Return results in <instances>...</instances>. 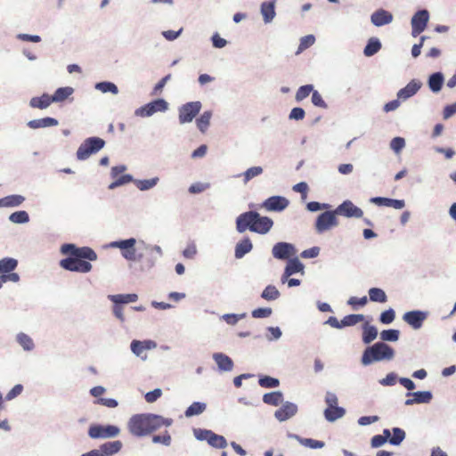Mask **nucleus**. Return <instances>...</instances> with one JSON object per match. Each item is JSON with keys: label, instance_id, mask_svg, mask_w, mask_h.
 Segmentation results:
<instances>
[{"label": "nucleus", "instance_id": "a878e982", "mask_svg": "<svg viewBox=\"0 0 456 456\" xmlns=\"http://www.w3.org/2000/svg\"><path fill=\"white\" fill-rule=\"evenodd\" d=\"M25 198L21 195H9L0 199V208H13L23 203Z\"/></svg>", "mask_w": 456, "mask_h": 456}, {"label": "nucleus", "instance_id": "423d86ee", "mask_svg": "<svg viewBox=\"0 0 456 456\" xmlns=\"http://www.w3.org/2000/svg\"><path fill=\"white\" fill-rule=\"evenodd\" d=\"M337 213L333 211H325L322 213L316 219L315 229L318 233H322L325 231L331 229L332 227L338 225V220L337 218Z\"/></svg>", "mask_w": 456, "mask_h": 456}, {"label": "nucleus", "instance_id": "a19ab883", "mask_svg": "<svg viewBox=\"0 0 456 456\" xmlns=\"http://www.w3.org/2000/svg\"><path fill=\"white\" fill-rule=\"evenodd\" d=\"M280 291L273 285H268L263 290L261 297L267 301L275 300L280 297Z\"/></svg>", "mask_w": 456, "mask_h": 456}, {"label": "nucleus", "instance_id": "f8f14e48", "mask_svg": "<svg viewBox=\"0 0 456 456\" xmlns=\"http://www.w3.org/2000/svg\"><path fill=\"white\" fill-rule=\"evenodd\" d=\"M272 253L277 259H290L296 255V249L290 243L278 242L273 247Z\"/></svg>", "mask_w": 456, "mask_h": 456}, {"label": "nucleus", "instance_id": "864d4df0", "mask_svg": "<svg viewBox=\"0 0 456 456\" xmlns=\"http://www.w3.org/2000/svg\"><path fill=\"white\" fill-rule=\"evenodd\" d=\"M258 383L262 387L266 388L277 387L280 385L279 379L269 376H265L259 379Z\"/></svg>", "mask_w": 456, "mask_h": 456}, {"label": "nucleus", "instance_id": "c9c22d12", "mask_svg": "<svg viewBox=\"0 0 456 456\" xmlns=\"http://www.w3.org/2000/svg\"><path fill=\"white\" fill-rule=\"evenodd\" d=\"M370 300L372 302L385 303L387 297L385 291L379 288H371L369 290Z\"/></svg>", "mask_w": 456, "mask_h": 456}, {"label": "nucleus", "instance_id": "603ef678", "mask_svg": "<svg viewBox=\"0 0 456 456\" xmlns=\"http://www.w3.org/2000/svg\"><path fill=\"white\" fill-rule=\"evenodd\" d=\"M95 87L102 93L110 92L113 94H117L118 93L117 86L111 82H101L96 84Z\"/></svg>", "mask_w": 456, "mask_h": 456}, {"label": "nucleus", "instance_id": "aec40b11", "mask_svg": "<svg viewBox=\"0 0 456 456\" xmlns=\"http://www.w3.org/2000/svg\"><path fill=\"white\" fill-rule=\"evenodd\" d=\"M408 396H412L405 401L406 405H412L413 403H427L432 399V394L428 391H419L414 393H408Z\"/></svg>", "mask_w": 456, "mask_h": 456}, {"label": "nucleus", "instance_id": "4be33fe9", "mask_svg": "<svg viewBox=\"0 0 456 456\" xmlns=\"http://www.w3.org/2000/svg\"><path fill=\"white\" fill-rule=\"evenodd\" d=\"M261 14L263 15L264 21L270 23L275 17V1L273 0L262 3Z\"/></svg>", "mask_w": 456, "mask_h": 456}, {"label": "nucleus", "instance_id": "cd10ccee", "mask_svg": "<svg viewBox=\"0 0 456 456\" xmlns=\"http://www.w3.org/2000/svg\"><path fill=\"white\" fill-rule=\"evenodd\" d=\"M444 84V76L440 72L432 74L428 79V86L434 93H437L441 90Z\"/></svg>", "mask_w": 456, "mask_h": 456}, {"label": "nucleus", "instance_id": "58836bf2", "mask_svg": "<svg viewBox=\"0 0 456 456\" xmlns=\"http://www.w3.org/2000/svg\"><path fill=\"white\" fill-rule=\"evenodd\" d=\"M17 260L13 258H4L0 260V273L6 274L13 271L17 266Z\"/></svg>", "mask_w": 456, "mask_h": 456}, {"label": "nucleus", "instance_id": "e433bc0d", "mask_svg": "<svg viewBox=\"0 0 456 456\" xmlns=\"http://www.w3.org/2000/svg\"><path fill=\"white\" fill-rule=\"evenodd\" d=\"M206 410V404L204 403L194 402L185 411L184 414L186 417H192L202 413Z\"/></svg>", "mask_w": 456, "mask_h": 456}, {"label": "nucleus", "instance_id": "2eb2a0df", "mask_svg": "<svg viewBox=\"0 0 456 456\" xmlns=\"http://www.w3.org/2000/svg\"><path fill=\"white\" fill-rule=\"evenodd\" d=\"M427 318V314L421 311H410L403 314V321L413 329H419Z\"/></svg>", "mask_w": 456, "mask_h": 456}, {"label": "nucleus", "instance_id": "09e8293b", "mask_svg": "<svg viewBox=\"0 0 456 456\" xmlns=\"http://www.w3.org/2000/svg\"><path fill=\"white\" fill-rule=\"evenodd\" d=\"M404 438L405 432L399 428H394L393 436L389 438V443L394 445H398L403 442Z\"/></svg>", "mask_w": 456, "mask_h": 456}, {"label": "nucleus", "instance_id": "e2e57ef3", "mask_svg": "<svg viewBox=\"0 0 456 456\" xmlns=\"http://www.w3.org/2000/svg\"><path fill=\"white\" fill-rule=\"evenodd\" d=\"M312 102L314 105H315L317 107H320L322 109L327 108L326 102H324V100L322 99V95L319 94L318 91L314 90V92L312 94Z\"/></svg>", "mask_w": 456, "mask_h": 456}, {"label": "nucleus", "instance_id": "9b49d317", "mask_svg": "<svg viewBox=\"0 0 456 456\" xmlns=\"http://www.w3.org/2000/svg\"><path fill=\"white\" fill-rule=\"evenodd\" d=\"M335 213H337L338 216H343L348 218H360L363 215V211L350 200H345L343 203H341L335 209Z\"/></svg>", "mask_w": 456, "mask_h": 456}, {"label": "nucleus", "instance_id": "4468645a", "mask_svg": "<svg viewBox=\"0 0 456 456\" xmlns=\"http://www.w3.org/2000/svg\"><path fill=\"white\" fill-rule=\"evenodd\" d=\"M125 169L126 167L124 166H116L111 168V176L116 180L109 185V189H115L132 181V176L130 175H122L118 177Z\"/></svg>", "mask_w": 456, "mask_h": 456}, {"label": "nucleus", "instance_id": "a211bd4d", "mask_svg": "<svg viewBox=\"0 0 456 456\" xmlns=\"http://www.w3.org/2000/svg\"><path fill=\"white\" fill-rule=\"evenodd\" d=\"M370 201L378 206L389 207L395 209H402L405 206V202L403 200H394L385 197H375L372 198Z\"/></svg>", "mask_w": 456, "mask_h": 456}, {"label": "nucleus", "instance_id": "13d9d810", "mask_svg": "<svg viewBox=\"0 0 456 456\" xmlns=\"http://www.w3.org/2000/svg\"><path fill=\"white\" fill-rule=\"evenodd\" d=\"M405 146V141L402 137H395L390 142L391 149L395 152L399 153Z\"/></svg>", "mask_w": 456, "mask_h": 456}, {"label": "nucleus", "instance_id": "dca6fc26", "mask_svg": "<svg viewBox=\"0 0 456 456\" xmlns=\"http://www.w3.org/2000/svg\"><path fill=\"white\" fill-rule=\"evenodd\" d=\"M370 20L373 25L381 27L391 23L393 20V15L388 11L379 9L371 14Z\"/></svg>", "mask_w": 456, "mask_h": 456}, {"label": "nucleus", "instance_id": "7ed1b4c3", "mask_svg": "<svg viewBox=\"0 0 456 456\" xmlns=\"http://www.w3.org/2000/svg\"><path fill=\"white\" fill-rule=\"evenodd\" d=\"M273 225V221L270 217L261 216L255 211L242 213L236 219V229L240 233L248 229L253 232L265 234Z\"/></svg>", "mask_w": 456, "mask_h": 456}, {"label": "nucleus", "instance_id": "ddd939ff", "mask_svg": "<svg viewBox=\"0 0 456 456\" xmlns=\"http://www.w3.org/2000/svg\"><path fill=\"white\" fill-rule=\"evenodd\" d=\"M289 201L285 197L272 196L263 202L262 207L267 211L280 212L284 210L289 206Z\"/></svg>", "mask_w": 456, "mask_h": 456}, {"label": "nucleus", "instance_id": "f704fd0d", "mask_svg": "<svg viewBox=\"0 0 456 456\" xmlns=\"http://www.w3.org/2000/svg\"><path fill=\"white\" fill-rule=\"evenodd\" d=\"M110 298L115 304H127L135 302L138 297L136 294H118L110 296Z\"/></svg>", "mask_w": 456, "mask_h": 456}, {"label": "nucleus", "instance_id": "bb28decb", "mask_svg": "<svg viewBox=\"0 0 456 456\" xmlns=\"http://www.w3.org/2000/svg\"><path fill=\"white\" fill-rule=\"evenodd\" d=\"M252 248L253 246L249 238L241 240L235 247V257H243L247 253L251 251Z\"/></svg>", "mask_w": 456, "mask_h": 456}, {"label": "nucleus", "instance_id": "f03ea898", "mask_svg": "<svg viewBox=\"0 0 456 456\" xmlns=\"http://www.w3.org/2000/svg\"><path fill=\"white\" fill-rule=\"evenodd\" d=\"M173 423L171 419H165L156 414H136L128 422V429L135 436H146L161 427H169Z\"/></svg>", "mask_w": 456, "mask_h": 456}, {"label": "nucleus", "instance_id": "b1692460", "mask_svg": "<svg viewBox=\"0 0 456 456\" xmlns=\"http://www.w3.org/2000/svg\"><path fill=\"white\" fill-rule=\"evenodd\" d=\"M52 95H49L47 94H44L39 97H33L31 98L29 102V105L32 108L35 109H40L44 110L46 109L51 105V103L53 102V100H52Z\"/></svg>", "mask_w": 456, "mask_h": 456}, {"label": "nucleus", "instance_id": "c03bdc74", "mask_svg": "<svg viewBox=\"0 0 456 456\" xmlns=\"http://www.w3.org/2000/svg\"><path fill=\"white\" fill-rule=\"evenodd\" d=\"M315 42V37L313 35H307L300 39V43L297 48V51L296 52L297 54L302 53L305 49L312 46Z\"/></svg>", "mask_w": 456, "mask_h": 456}, {"label": "nucleus", "instance_id": "c85d7f7f", "mask_svg": "<svg viewBox=\"0 0 456 456\" xmlns=\"http://www.w3.org/2000/svg\"><path fill=\"white\" fill-rule=\"evenodd\" d=\"M378 336V330L375 326L369 325L368 322H366L363 325V332H362V341L364 344H370L374 339H376Z\"/></svg>", "mask_w": 456, "mask_h": 456}, {"label": "nucleus", "instance_id": "4d7b16f0", "mask_svg": "<svg viewBox=\"0 0 456 456\" xmlns=\"http://www.w3.org/2000/svg\"><path fill=\"white\" fill-rule=\"evenodd\" d=\"M158 182V178H151V179H146V180H139L136 182V186L141 191H145L152 188L156 185Z\"/></svg>", "mask_w": 456, "mask_h": 456}, {"label": "nucleus", "instance_id": "412c9836", "mask_svg": "<svg viewBox=\"0 0 456 456\" xmlns=\"http://www.w3.org/2000/svg\"><path fill=\"white\" fill-rule=\"evenodd\" d=\"M421 83L417 80H411L407 86L397 93L398 99L406 100L414 95L420 88Z\"/></svg>", "mask_w": 456, "mask_h": 456}, {"label": "nucleus", "instance_id": "680f3d73", "mask_svg": "<svg viewBox=\"0 0 456 456\" xmlns=\"http://www.w3.org/2000/svg\"><path fill=\"white\" fill-rule=\"evenodd\" d=\"M152 442L155 444H162L164 445H169L171 444V436L167 431H166L163 435L154 436L152 437Z\"/></svg>", "mask_w": 456, "mask_h": 456}, {"label": "nucleus", "instance_id": "393cba45", "mask_svg": "<svg viewBox=\"0 0 456 456\" xmlns=\"http://www.w3.org/2000/svg\"><path fill=\"white\" fill-rule=\"evenodd\" d=\"M58 125V120L53 118H43L39 119H33L28 123V126L32 129L42 127L55 126Z\"/></svg>", "mask_w": 456, "mask_h": 456}, {"label": "nucleus", "instance_id": "5fc2aeb1", "mask_svg": "<svg viewBox=\"0 0 456 456\" xmlns=\"http://www.w3.org/2000/svg\"><path fill=\"white\" fill-rule=\"evenodd\" d=\"M380 338L384 341H397L399 338V330H386L380 333Z\"/></svg>", "mask_w": 456, "mask_h": 456}, {"label": "nucleus", "instance_id": "6e6552de", "mask_svg": "<svg viewBox=\"0 0 456 456\" xmlns=\"http://www.w3.org/2000/svg\"><path fill=\"white\" fill-rule=\"evenodd\" d=\"M119 433L118 428L112 425L102 426L92 425L89 428L88 435L91 438H109L118 436Z\"/></svg>", "mask_w": 456, "mask_h": 456}, {"label": "nucleus", "instance_id": "8fccbe9b", "mask_svg": "<svg viewBox=\"0 0 456 456\" xmlns=\"http://www.w3.org/2000/svg\"><path fill=\"white\" fill-rule=\"evenodd\" d=\"M297 440L299 443L306 447L312 448V449H320L324 446V443L322 441L314 440L312 438H300L297 437Z\"/></svg>", "mask_w": 456, "mask_h": 456}, {"label": "nucleus", "instance_id": "052dcab7", "mask_svg": "<svg viewBox=\"0 0 456 456\" xmlns=\"http://www.w3.org/2000/svg\"><path fill=\"white\" fill-rule=\"evenodd\" d=\"M273 311L270 307L256 308L252 311V317L254 318H267L272 314Z\"/></svg>", "mask_w": 456, "mask_h": 456}, {"label": "nucleus", "instance_id": "6ab92c4d", "mask_svg": "<svg viewBox=\"0 0 456 456\" xmlns=\"http://www.w3.org/2000/svg\"><path fill=\"white\" fill-rule=\"evenodd\" d=\"M297 411L294 403H287L275 411V417L280 421H285L296 414Z\"/></svg>", "mask_w": 456, "mask_h": 456}, {"label": "nucleus", "instance_id": "20e7f679", "mask_svg": "<svg viewBox=\"0 0 456 456\" xmlns=\"http://www.w3.org/2000/svg\"><path fill=\"white\" fill-rule=\"evenodd\" d=\"M394 356L395 350L390 346L384 342H377L364 350L361 362L367 366L374 362L390 361Z\"/></svg>", "mask_w": 456, "mask_h": 456}, {"label": "nucleus", "instance_id": "6e6d98bb", "mask_svg": "<svg viewBox=\"0 0 456 456\" xmlns=\"http://www.w3.org/2000/svg\"><path fill=\"white\" fill-rule=\"evenodd\" d=\"M148 349H150V346H145V343L142 341L134 340L131 343V350L137 356L142 355V354Z\"/></svg>", "mask_w": 456, "mask_h": 456}, {"label": "nucleus", "instance_id": "1a4fd4ad", "mask_svg": "<svg viewBox=\"0 0 456 456\" xmlns=\"http://www.w3.org/2000/svg\"><path fill=\"white\" fill-rule=\"evenodd\" d=\"M429 13L427 10L418 11L411 18V35L416 37L427 28Z\"/></svg>", "mask_w": 456, "mask_h": 456}, {"label": "nucleus", "instance_id": "72a5a7b5", "mask_svg": "<svg viewBox=\"0 0 456 456\" xmlns=\"http://www.w3.org/2000/svg\"><path fill=\"white\" fill-rule=\"evenodd\" d=\"M282 399V394L279 391L267 393L263 396V401L265 403L273 406H278L280 403H281Z\"/></svg>", "mask_w": 456, "mask_h": 456}, {"label": "nucleus", "instance_id": "37998d69", "mask_svg": "<svg viewBox=\"0 0 456 456\" xmlns=\"http://www.w3.org/2000/svg\"><path fill=\"white\" fill-rule=\"evenodd\" d=\"M364 320L362 314H348L342 319V328L354 326Z\"/></svg>", "mask_w": 456, "mask_h": 456}, {"label": "nucleus", "instance_id": "774afa93", "mask_svg": "<svg viewBox=\"0 0 456 456\" xmlns=\"http://www.w3.org/2000/svg\"><path fill=\"white\" fill-rule=\"evenodd\" d=\"M305 118V110L302 108H293L289 113V118L295 120H302Z\"/></svg>", "mask_w": 456, "mask_h": 456}, {"label": "nucleus", "instance_id": "338daca9", "mask_svg": "<svg viewBox=\"0 0 456 456\" xmlns=\"http://www.w3.org/2000/svg\"><path fill=\"white\" fill-rule=\"evenodd\" d=\"M23 391V386L20 384L15 385L6 395V400L10 401L20 395Z\"/></svg>", "mask_w": 456, "mask_h": 456}, {"label": "nucleus", "instance_id": "7c9ffc66", "mask_svg": "<svg viewBox=\"0 0 456 456\" xmlns=\"http://www.w3.org/2000/svg\"><path fill=\"white\" fill-rule=\"evenodd\" d=\"M122 447L120 441L108 442L101 445L100 451L105 455L110 456L113 453L118 452Z\"/></svg>", "mask_w": 456, "mask_h": 456}, {"label": "nucleus", "instance_id": "0eeeda50", "mask_svg": "<svg viewBox=\"0 0 456 456\" xmlns=\"http://www.w3.org/2000/svg\"><path fill=\"white\" fill-rule=\"evenodd\" d=\"M201 109L200 102H191L179 108V122L181 124L190 123L199 114Z\"/></svg>", "mask_w": 456, "mask_h": 456}, {"label": "nucleus", "instance_id": "bf43d9fd", "mask_svg": "<svg viewBox=\"0 0 456 456\" xmlns=\"http://www.w3.org/2000/svg\"><path fill=\"white\" fill-rule=\"evenodd\" d=\"M395 317V311L393 309H388L381 313L379 321L384 324H389L391 323Z\"/></svg>", "mask_w": 456, "mask_h": 456}, {"label": "nucleus", "instance_id": "69168bd1", "mask_svg": "<svg viewBox=\"0 0 456 456\" xmlns=\"http://www.w3.org/2000/svg\"><path fill=\"white\" fill-rule=\"evenodd\" d=\"M162 395V391L159 388H156L153 391L148 392L145 395V400L147 403H154Z\"/></svg>", "mask_w": 456, "mask_h": 456}, {"label": "nucleus", "instance_id": "2f4dec72", "mask_svg": "<svg viewBox=\"0 0 456 456\" xmlns=\"http://www.w3.org/2000/svg\"><path fill=\"white\" fill-rule=\"evenodd\" d=\"M381 48V44L378 38L372 37L369 39L364 50L363 53L365 56H372L377 53Z\"/></svg>", "mask_w": 456, "mask_h": 456}, {"label": "nucleus", "instance_id": "a18cd8bd", "mask_svg": "<svg viewBox=\"0 0 456 456\" xmlns=\"http://www.w3.org/2000/svg\"><path fill=\"white\" fill-rule=\"evenodd\" d=\"M313 92H314V86L312 85H305V86H300L296 93V97H295L296 101L297 102L303 101L304 99L308 97L311 93L313 94Z\"/></svg>", "mask_w": 456, "mask_h": 456}, {"label": "nucleus", "instance_id": "c756f323", "mask_svg": "<svg viewBox=\"0 0 456 456\" xmlns=\"http://www.w3.org/2000/svg\"><path fill=\"white\" fill-rule=\"evenodd\" d=\"M74 92V89L70 86L60 87L55 93L52 95V100L53 102H60L65 101L68 97H69Z\"/></svg>", "mask_w": 456, "mask_h": 456}, {"label": "nucleus", "instance_id": "4c0bfd02", "mask_svg": "<svg viewBox=\"0 0 456 456\" xmlns=\"http://www.w3.org/2000/svg\"><path fill=\"white\" fill-rule=\"evenodd\" d=\"M211 117V111H205L199 118H197V126L200 132L205 133L208 130Z\"/></svg>", "mask_w": 456, "mask_h": 456}, {"label": "nucleus", "instance_id": "473e14b6", "mask_svg": "<svg viewBox=\"0 0 456 456\" xmlns=\"http://www.w3.org/2000/svg\"><path fill=\"white\" fill-rule=\"evenodd\" d=\"M345 414V410L338 406L328 407L324 411V415L327 420L334 421L341 418Z\"/></svg>", "mask_w": 456, "mask_h": 456}, {"label": "nucleus", "instance_id": "39448f33", "mask_svg": "<svg viewBox=\"0 0 456 456\" xmlns=\"http://www.w3.org/2000/svg\"><path fill=\"white\" fill-rule=\"evenodd\" d=\"M105 145L103 139L99 137H90L85 140L77 151V158L79 160L88 159L92 154L101 151Z\"/></svg>", "mask_w": 456, "mask_h": 456}, {"label": "nucleus", "instance_id": "de8ad7c7", "mask_svg": "<svg viewBox=\"0 0 456 456\" xmlns=\"http://www.w3.org/2000/svg\"><path fill=\"white\" fill-rule=\"evenodd\" d=\"M262 173H263V168L261 167H249L242 175L243 177H244L243 178L244 183H247L251 179H253L254 177L261 175Z\"/></svg>", "mask_w": 456, "mask_h": 456}, {"label": "nucleus", "instance_id": "0e129e2a", "mask_svg": "<svg viewBox=\"0 0 456 456\" xmlns=\"http://www.w3.org/2000/svg\"><path fill=\"white\" fill-rule=\"evenodd\" d=\"M367 302L368 299L367 297L365 296L362 297H351L348 299L347 304L355 308L357 305L364 306L367 304Z\"/></svg>", "mask_w": 456, "mask_h": 456}, {"label": "nucleus", "instance_id": "5701e85b", "mask_svg": "<svg viewBox=\"0 0 456 456\" xmlns=\"http://www.w3.org/2000/svg\"><path fill=\"white\" fill-rule=\"evenodd\" d=\"M213 358L221 370H232L233 362L229 356L222 353H216L214 354Z\"/></svg>", "mask_w": 456, "mask_h": 456}, {"label": "nucleus", "instance_id": "f257e3e1", "mask_svg": "<svg viewBox=\"0 0 456 456\" xmlns=\"http://www.w3.org/2000/svg\"><path fill=\"white\" fill-rule=\"evenodd\" d=\"M61 253L69 256L60 261V266L69 272L87 273L92 271L90 262L96 261V252L90 247H77L75 244L66 243L61 247Z\"/></svg>", "mask_w": 456, "mask_h": 456}, {"label": "nucleus", "instance_id": "49530a36", "mask_svg": "<svg viewBox=\"0 0 456 456\" xmlns=\"http://www.w3.org/2000/svg\"><path fill=\"white\" fill-rule=\"evenodd\" d=\"M18 343L25 349L31 350L34 347L33 340L29 336L24 333H20L17 335Z\"/></svg>", "mask_w": 456, "mask_h": 456}, {"label": "nucleus", "instance_id": "ea45409f", "mask_svg": "<svg viewBox=\"0 0 456 456\" xmlns=\"http://www.w3.org/2000/svg\"><path fill=\"white\" fill-rule=\"evenodd\" d=\"M211 446L224 449L227 446L226 439L220 435L215 434L211 431L209 440L208 442Z\"/></svg>", "mask_w": 456, "mask_h": 456}, {"label": "nucleus", "instance_id": "9d476101", "mask_svg": "<svg viewBox=\"0 0 456 456\" xmlns=\"http://www.w3.org/2000/svg\"><path fill=\"white\" fill-rule=\"evenodd\" d=\"M167 102L163 99H158L145 104L135 110V114L141 117H150L158 111H165L167 110Z\"/></svg>", "mask_w": 456, "mask_h": 456}, {"label": "nucleus", "instance_id": "79ce46f5", "mask_svg": "<svg viewBox=\"0 0 456 456\" xmlns=\"http://www.w3.org/2000/svg\"><path fill=\"white\" fill-rule=\"evenodd\" d=\"M9 220L13 224H25L29 221V216L26 211L20 210L11 214Z\"/></svg>", "mask_w": 456, "mask_h": 456}, {"label": "nucleus", "instance_id": "f3484780", "mask_svg": "<svg viewBox=\"0 0 456 456\" xmlns=\"http://www.w3.org/2000/svg\"><path fill=\"white\" fill-rule=\"evenodd\" d=\"M303 269L304 265L299 261L297 257L289 259L284 273L281 277V281L284 283L289 276L296 273L302 272Z\"/></svg>", "mask_w": 456, "mask_h": 456}, {"label": "nucleus", "instance_id": "3c124183", "mask_svg": "<svg viewBox=\"0 0 456 456\" xmlns=\"http://www.w3.org/2000/svg\"><path fill=\"white\" fill-rule=\"evenodd\" d=\"M136 243L135 239L131 238L128 240L113 241L110 243V247L118 248L121 249V252L127 249L128 248H133Z\"/></svg>", "mask_w": 456, "mask_h": 456}]
</instances>
